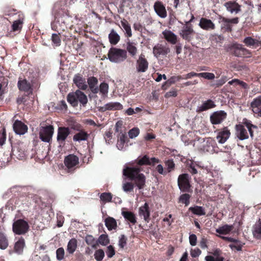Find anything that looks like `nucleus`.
<instances>
[{
    "mask_svg": "<svg viewBox=\"0 0 261 261\" xmlns=\"http://www.w3.org/2000/svg\"><path fill=\"white\" fill-rule=\"evenodd\" d=\"M193 146L203 152H208L211 154L218 152L216 143L211 138H207L206 140L199 139L194 142Z\"/></svg>",
    "mask_w": 261,
    "mask_h": 261,
    "instance_id": "f257e3e1",
    "label": "nucleus"
},
{
    "mask_svg": "<svg viewBox=\"0 0 261 261\" xmlns=\"http://www.w3.org/2000/svg\"><path fill=\"white\" fill-rule=\"evenodd\" d=\"M67 100L73 107H76L79 102L84 106L88 102L87 96L80 90L68 94Z\"/></svg>",
    "mask_w": 261,
    "mask_h": 261,
    "instance_id": "f03ea898",
    "label": "nucleus"
},
{
    "mask_svg": "<svg viewBox=\"0 0 261 261\" xmlns=\"http://www.w3.org/2000/svg\"><path fill=\"white\" fill-rule=\"evenodd\" d=\"M122 121H118L115 124V131L118 133V142L117 147L119 150L124 148L125 146L126 140L127 139L126 134L125 128L123 127Z\"/></svg>",
    "mask_w": 261,
    "mask_h": 261,
    "instance_id": "7ed1b4c3",
    "label": "nucleus"
},
{
    "mask_svg": "<svg viewBox=\"0 0 261 261\" xmlns=\"http://www.w3.org/2000/svg\"><path fill=\"white\" fill-rule=\"evenodd\" d=\"M108 58L112 62H120L126 59V51L121 49L112 47L109 51Z\"/></svg>",
    "mask_w": 261,
    "mask_h": 261,
    "instance_id": "20e7f679",
    "label": "nucleus"
},
{
    "mask_svg": "<svg viewBox=\"0 0 261 261\" xmlns=\"http://www.w3.org/2000/svg\"><path fill=\"white\" fill-rule=\"evenodd\" d=\"M142 170L141 167H132V180H134L139 189H141L145 182V177L140 172Z\"/></svg>",
    "mask_w": 261,
    "mask_h": 261,
    "instance_id": "39448f33",
    "label": "nucleus"
},
{
    "mask_svg": "<svg viewBox=\"0 0 261 261\" xmlns=\"http://www.w3.org/2000/svg\"><path fill=\"white\" fill-rule=\"evenodd\" d=\"M54 128L52 125L42 126L39 130V138L42 141L49 143L52 140Z\"/></svg>",
    "mask_w": 261,
    "mask_h": 261,
    "instance_id": "423d86ee",
    "label": "nucleus"
},
{
    "mask_svg": "<svg viewBox=\"0 0 261 261\" xmlns=\"http://www.w3.org/2000/svg\"><path fill=\"white\" fill-rule=\"evenodd\" d=\"M123 190L125 192L130 190V167L128 164L124 166L123 170Z\"/></svg>",
    "mask_w": 261,
    "mask_h": 261,
    "instance_id": "0eeeda50",
    "label": "nucleus"
},
{
    "mask_svg": "<svg viewBox=\"0 0 261 261\" xmlns=\"http://www.w3.org/2000/svg\"><path fill=\"white\" fill-rule=\"evenodd\" d=\"M170 52V48L166 44L158 43L153 48V54L156 58L166 56Z\"/></svg>",
    "mask_w": 261,
    "mask_h": 261,
    "instance_id": "6e6552de",
    "label": "nucleus"
},
{
    "mask_svg": "<svg viewBox=\"0 0 261 261\" xmlns=\"http://www.w3.org/2000/svg\"><path fill=\"white\" fill-rule=\"evenodd\" d=\"M178 186L182 192H189L191 187L190 184V176L188 174H182L178 176Z\"/></svg>",
    "mask_w": 261,
    "mask_h": 261,
    "instance_id": "1a4fd4ad",
    "label": "nucleus"
},
{
    "mask_svg": "<svg viewBox=\"0 0 261 261\" xmlns=\"http://www.w3.org/2000/svg\"><path fill=\"white\" fill-rule=\"evenodd\" d=\"M136 67L139 72H144L147 70L148 62L144 54H141L137 59Z\"/></svg>",
    "mask_w": 261,
    "mask_h": 261,
    "instance_id": "9d476101",
    "label": "nucleus"
},
{
    "mask_svg": "<svg viewBox=\"0 0 261 261\" xmlns=\"http://www.w3.org/2000/svg\"><path fill=\"white\" fill-rule=\"evenodd\" d=\"M64 164L69 172L72 171L79 164V158L76 155L70 154L65 158Z\"/></svg>",
    "mask_w": 261,
    "mask_h": 261,
    "instance_id": "9b49d317",
    "label": "nucleus"
},
{
    "mask_svg": "<svg viewBox=\"0 0 261 261\" xmlns=\"http://www.w3.org/2000/svg\"><path fill=\"white\" fill-rule=\"evenodd\" d=\"M70 134V129L68 127H59L58 128L57 141L61 145L64 144V142Z\"/></svg>",
    "mask_w": 261,
    "mask_h": 261,
    "instance_id": "f8f14e48",
    "label": "nucleus"
},
{
    "mask_svg": "<svg viewBox=\"0 0 261 261\" xmlns=\"http://www.w3.org/2000/svg\"><path fill=\"white\" fill-rule=\"evenodd\" d=\"M194 33L192 27L186 25L182 27L179 34L184 39L189 41L192 38Z\"/></svg>",
    "mask_w": 261,
    "mask_h": 261,
    "instance_id": "ddd939ff",
    "label": "nucleus"
},
{
    "mask_svg": "<svg viewBox=\"0 0 261 261\" xmlns=\"http://www.w3.org/2000/svg\"><path fill=\"white\" fill-rule=\"evenodd\" d=\"M226 117V113L223 111H217L211 116V121L213 124H217L221 123Z\"/></svg>",
    "mask_w": 261,
    "mask_h": 261,
    "instance_id": "4468645a",
    "label": "nucleus"
},
{
    "mask_svg": "<svg viewBox=\"0 0 261 261\" xmlns=\"http://www.w3.org/2000/svg\"><path fill=\"white\" fill-rule=\"evenodd\" d=\"M74 83L80 89L86 90L88 85L86 79L79 74L74 75L73 79Z\"/></svg>",
    "mask_w": 261,
    "mask_h": 261,
    "instance_id": "2eb2a0df",
    "label": "nucleus"
},
{
    "mask_svg": "<svg viewBox=\"0 0 261 261\" xmlns=\"http://www.w3.org/2000/svg\"><path fill=\"white\" fill-rule=\"evenodd\" d=\"M230 135L229 130L225 127L218 132L216 138L219 143L223 144L229 138Z\"/></svg>",
    "mask_w": 261,
    "mask_h": 261,
    "instance_id": "dca6fc26",
    "label": "nucleus"
},
{
    "mask_svg": "<svg viewBox=\"0 0 261 261\" xmlns=\"http://www.w3.org/2000/svg\"><path fill=\"white\" fill-rule=\"evenodd\" d=\"M199 26L206 31H211L215 29V25L212 20L205 18H201L200 19Z\"/></svg>",
    "mask_w": 261,
    "mask_h": 261,
    "instance_id": "f3484780",
    "label": "nucleus"
},
{
    "mask_svg": "<svg viewBox=\"0 0 261 261\" xmlns=\"http://www.w3.org/2000/svg\"><path fill=\"white\" fill-rule=\"evenodd\" d=\"M252 111L258 116H261V95L254 98L251 103Z\"/></svg>",
    "mask_w": 261,
    "mask_h": 261,
    "instance_id": "a211bd4d",
    "label": "nucleus"
},
{
    "mask_svg": "<svg viewBox=\"0 0 261 261\" xmlns=\"http://www.w3.org/2000/svg\"><path fill=\"white\" fill-rule=\"evenodd\" d=\"M13 129L18 135L24 134L28 130V127L20 121L17 120L13 124Z\"/></svg>",
    "mask_w": 261,
    "mask_h": 261,
    "instance_id": "6ab92c4d",
    "label": "nucleus"
},
{
    "mask_svg": "<svg viewBox=\"0 0 261 261\" xmlns=\"http://www.w3.org/2000/svg\"><path fill=\"white\" fill-rule=\"evenodd\" d=\"M224 6L227 10L231 13H238L241 11L240 6L236 2L230 1L225 3Z\"/></svg>",
    "mask_w": 261,
    "mask_h": 261,
    "instance_id": "aec40b11",
    "label": "nucleus"
},
{
    "mask_svg": "<svg viewBox=\"0 0 261 261\" xmlns=\"http://www.w3.org/2000/svg\"><path fill=\"white\" fill-rule=\"evenodd\" d=\"M139 216L143 218L146 222H148L149 219L150 212L149 206L147 203H145L143 206L139 208Z\"/></svg>",
    "mask_w": 261,
    "mask_h": 261,
    "instance_id": "412c9836",
    "label": "nucleus"
},
{
    "mask_svg": "<svg viewBox=\"0 0 261 261\" xmlns=\"http://www.w3.org/2000/svg\"><path fill=\"white\" fill-rule=\"evenodd\" d=\"M154 9L159 16L163 18L166 17L167 12L165 7L161 2H155L154 5Z\"/></svg>",
    "mask_w": 261,
    "mask_h": 261,
    "instance_id": "4be33fe9",
    "label": "nucleus"
},
{
    "mask_svg": "<svg viewBox=\"0 0 261 261\" xmlns=\"http://www.w3.org/2000/svg\"><path fill=\"white\" fill-rule=\"evenodd\" d=\"M87 83H88L89 88L93 93L96 94L99 92V89L97 86L98 80L96 77L94 76L89 77Z\"/></svg>",
    "mask_w": 261,
    "mask_h": 261,
    "instance_id": "5701e85b",
    "label": "nucleus"
},
{
    "mask_svg": "<svg viewBox=\"0 0 261 261\" xmlns=\"http://www.w3.org/2000/svg\"><path fill=\"white\" fill-rule=\"evenodd\" d=\"M164 38L169 42L172 44H175L177 42V36L172 32L169 30H165L162 33Z\"/></svg>",
    "mask_w": 261,
    "mask_h": 261,
    "instance_id": "b1692460",
    "label": "nucleus"
},
{
    "mask_svg": "<svg viewBox=\"0 0 261 261\" xmlns=\"http://www.w3.org/2000/svg\"><path fill=\"white\" fill-rule=\"evenodd\" d=\"M215 107V105L214 101L211 99H208L204 101L201 105L197 107L196 111L198 112H201L213 108Z\"/></svg>",
    "mask_w": 261,
    "mask_h": 261,
    "instance_id": "393cba45",
    "label": "nucleus"
},
{
    "mask_svg": "<svg viewBox=\"0 0 261 261\" xmlns=\"http://www.w3.org/2000/svg\"><path fill=\"white\" fill-rule=\"evenodd\" d=\"M236 128L237 136L240 140H243L248 138L247 132L242 125H237Z\"/></svg>",
    "mask_w": 261,
    "mask_h": 261,
    "instance_id": "a878e982",
    "label": "nucleus"
},
{
    "mask_svg": "<svg viewBox=\"0 0 261 261\" xmlns=\"http://www.w3.org/2000/svg\"><path fill=\"white\" fill-rule=\"evenodd\" d=\"M220 237L222 239H223L225 241H228L229 242H234L236 243L234 244H230L229 245V247L231 249H235L238 251H241L242 250L243 245L240 244H238L239 242L237 239H234L231 237H225V236H220Z\"/></svg>",
    "mask_w": 261,
    "mask_h": 261,
    "instance_id": "bb28decb",
    "label": "nucleus"
},
{
    "mask_svg": "<svg viewBox=\"0 0 261 261\" xmlns=\"http://www.w3.org/2000/svg\"><path fill=\"white\" fill-rule=\"evenodd\" d=\"M243 42L247 46L252 47L253 48H257L258 46H261V42L252 38L251 37H247L244 38Z\"/></svg>",
    "mask_w": 261,
    "mask_h": 261,
    "instance_id": "cd10ccee",
    "label": "nucleus"
},
{
    "mask_svg": "<svg viewBox=\"0 0 261 261\" xmlns=\"http://www.w3.org/2000/svg\"><path fill=\"white\" fill-rule=\"evenodd\" d=\"M234 54L238 57L249 56L250 52L248 49L243 47L242 45L238 44L235 47Z\"/></svg>",
    "mask_w": 261,
    "mask_h": 261,
    "instance_id": "c85d7f7f",
    "label": "nucleus"
},
{
    "mask_svg": "<svg viewBox=\"0 0 261 261\" xmlns=\"http://www.w3.org/2000/svg\"><path fill=\"white\" fill-rule=\"evenodd\" d=\"M122 109V106L120 103L118 102H110L106 104L103 107L102 109L104 111L106 110H118Z\"/></svg>",
    "mask_w": 261,
    "mask_h": 261,
    "instance_id": "c756f323",
    "label": "nucleus"
},
{
    "mask_svg": "<svg viewBox=\"0 0 261 261\" xmlns=\"http://www.w3.org/2000/svg\"><path fill=\"white\" fill-rule=\"evenodd\" d=\"M134 164L139 166L143 165H151L150 159L147 155H144L142 156H139L135 161Z\"/></svg>",
    "mask_w": 261,
    "mask_h": 261,
    "instance_id": "7c9ffc66",
    "label": "nucleus"
},
{
    "mask_svg": "<svg viewBox=\"0 0 261 261\" xmlns=\"http://www.w3.org/2000/svg\"><path fill=\"white\" fill-rule=\"evenodd\" d=\"M89 135L85 131H80L75 134L73 137L74 141L81 142L82 141H85L88 139Z\"/></svg>",
    "mask_w": 261,
    "mask_h": 261,
    "instance_id": "2f4dec72",
    "label": "nucleus"
},
{
    "mask_svg": "<svg viewBox=\"0 0 261 261\" xmlns=\"http://www.w3.org/2000/svg\"><path fill=\"white\" fill-rule=\"evenodd\" d=\"M25 246V242L23 239L20 238L15 244L14 250L15 252L18 254H21Z\"/></svg>",
    "mask_w": 261,
    "mask_h": 261,
    "instance_id": "473e14b6",
    "label": "nucleus"
},
{
    "mask_svg": "<svg viewBox=\"0 0 261 261\" xmlns=\"http://www.w3.org/2000/svg\"><path fill=\"white\" fill-rule=\"evenodd\" d=\"M28 222L23 219H18L13 224L12 228H29Z\"/></svg>",
    "mask_w": 261,
    "mask_h": 261,
    "instance_id": "72a5a7b5",
    "label": "nucleus"
},
{
    "mask_svg": "<svg viewBox=\"0 0 261 261\" xmlns=\"http://www.w3.org/2000/svg\"><path fill=\"white\" fill-rule=\"evenodd\" d=\"M18 87L19 90L28 92L31 89V85L26 80L19 81L18 82Z\"/></svg>",
    "mask_w": 261,
    "mask_h": 261,
    "instance_id": "f704fd0d",
    "label": "nucleus"
},
{
    "mask_svg": "<svg viewBox=\"0 0 261 261\" xmlns=\"http://www.w3.org/2000/svg\"><path fill=\"white\" fill-rule=\"evenodd\" d=\"M109 39L111 44L115 45L120 40V36L114 30H112L109 35Z\"/></svg>",
    "mask_w": 261,
    "mask_h": 261,
    "instance_id": "c9c22d12",
    "label": "nucleus"
},
{
    "mask_svg": "<svg viewBox=\"0 0 261 261\" xmlns=\"http://www.w3.org/2000/svg\"><path fill=\"white\" fill-rule=\"evenodd\" d=\"M189 210L191 211L193 214L198 216H203L205 214L204 208L202 206H194L193 207H190Z\"/></svg>",
    "mask_w": 261,
    "mask_h": 261,
    "instance_id": "e433bc0d",
    "label": "nucleus"
},
{
    "mask_svg": "<svg viewBox=\"0 0 261 261\" xmlns=\"http://www.w3.org/2000/svg\"><path fill=\"white\" fill-rule=\"evenodd\" d=\"M77 248V241L72 239L68 243L67 251L69 254H73Z\"/></svg>",
    "mask_w": 261,
    "mask_h": 261,
    "instance_id": "4c0bfd02",
    "label": "nucleus"
},
{
    "mask_svg": "<svg viewBox=\"0 0 261 261\" xmlns=\"http://www.w3.org/2000/svg\"><path fill=\"white\" fill-rule=\"evenodd\" d=\"M8 246V241L4 233L0 231V249L4 250Z\"/></svg>",
    "mask_w": 261,
    "mask_h": 261,
    "instance_id": "58836bf2",
    "label": "nucleus"
},
{
    "mask_svg": "<svg viewBox=\"0 0 261 261\" xmlns=\"http://www.w3.org/2000/svg\"><path fill=\"white\" fill-rule=\"evenodd\" d=\"M98 89L99 93L102 96L105 97L107 95L109 90V85L107 83L105 82L101 83Z\"/></svg>",
    "mask_w": 261,
    "mask_h": 261,
    "instance_id": "ea45409f",
    "label": "nucleus"
},
{
    "mask_svg": "<svg viewBox=\"0 0 261 261\" xmlns=\"http://www.w3.org/2000/svg\"><path fill=\"white\" fill-rule=\"evenodd\" d=\"M85 241L86 243L90 245L93 248L96 249L98 246V242L95 240L93 236L88 235L86 237Z\"/></svg>",
    "mask_w": 261,
    "mask_h": 261,
    "instance_id": "a19ab883",
    "label": "nucleus"
},
{
    "mask_svg": "<svg viewBox=\"0 0 261 261\" xmlns=\"http://www.w3.org/2000/svg\"><path fill=\"white\" fill-rule=\"evenodd\" d=\"M105 222L107 228H115L117 227L116 221L112 217L106 218Z\"/></svg>",
    "mask_w": 261,
    "mask_h": 261,
    "instance_id": "79ce46f5",
    "label": "nucleus"
},
{
    "mask_svg": "<svg viewBox=\"0 0 261 261\" xmlns=\"http://www.w3.org/2000/svg\"><path fill=\"white\" fill-rule=\"evenodd\" d=\"M219 22L221 24V28L225 30H231V24L229 23L228 19L224 17L220 18Z\"/></svg>",
    "mask_w": 261,
    "mask_h": 261,
    "instance_id": "37998d69",
    "label": "nucleus"
},
{
    "mask_svg": "<svg viewBox=\"0 0 261 261\" xmlns=\"http://www.w3.org/2000/svg\"><path fill=\"white\" fill-rule=\"evenodd\" d=\"M243 123L248 128V130L250 133V135L251 137L253 136V130L252 129L253 128H256L257 127L251 124L250 121L248 120V119L245 118L243 120Z\"/></svg>",
    "mask_w": 261,
    "mask_h": 261,
    "instance_id": "c03bdc74",
    "label": "nucleus"
},
{
    "mask_svg": "<svg viewBox=\"0 0 261 261\" xmlns=\"http://www.w3.org/2000/svg\"><path fill=\"white\" fill-rule=\"evenodd\" d=\"M121 26L122 29L125 31L128 37L130 36V27L129 24L127 21L125 19H123L121 21Z\"/></svg>",
    "mask_w": 261,
    "mask_h": 261,
    "instance_id": "a18cd8bd",
    "label": "nucleus"
},
{
    "mask_svg": "<svg viewBox=\"0 0 261 261\" xmlns=\"http://www.w3.org/2000/svg\"><path fill=\"white\" fill-rule=\"evenodd\" d=\"M228 84L234 86L240 85L244 89H247L248 88V85L246 83L238 79H233L229 81L228 82Z\"/></svg>",
    "mask_w": 261,
    "mask_h": 261,
    "instance_id": "49530a36",
    "label": "nucleus"
},
{
    "mask_svg": "<svg viewBox=\"0 0 261 261\" xmlns=\"http://www.w3.org/2000/svg\"><path fill=\"white\" fill-rule=\"evenodd\" d=\"M190 196L188 194H184L181 195L179 198V201L182 203L185 204L186 206L188 205L190 203Z\"/></svg>",
    "mask_w": 261,
    "mask_h": 261,
    "instance_id": "de8ad7c7",
    "label": "nucleus"
},
{
    "mask_svg": "<svg viewBox=\"0 0 261 261\" xmlns=\"http://www.w3.org/2000/svg\"><path fill=\"white\" fill-rule=\"evenodd\" d=\"M97 242L103 246L107 245L109 243L108 237L106 234H101L99 236Z\"/></svg>",
    "mask_w": 261,
    "mask_h": 261,
    "instance_id": "09e8293b",
    "label": "nucleus"
},
{
    "mask_svg": "<svg viewBox=\"0 0 261 261\" xmlns=\"http://www.w3.org/2000/svg\"><path fill=\"white\" fill-rule=\"evenodd\" d=\"M105 256V252L102 249L96 250L94 253V257L97 261H101Z\"/></svg>",
    "mask_w": 261,
    "mask_h": 261,
    "instance_id": "8fccbe9b",
    "label": "nucleus"
},
{
    "mask_svg": "<svg viewBox=\"0 0 261 261\" xmlns=\"http://www.w3.org/2000/svg\"><path fill=\"white\" fill-rule=\"evenodd\" d=\"M101 200L105 202H108L111 201L112 198V196L110 193H103L100 196Z\"/></svg>",
    "mask_w": 261,
    "mask_h": 261,
    "instance_id": "3c124183",
    "label": "nucleus"
},
{
    "mask_svg": "<svg viewBox=\"0 0 261 261\" xmlns=\"http://www.w3.org/2000/svg\"><path fill=\"white\" fill-rule=\"evenodd\" d=\"M199 77H202L205 79L213 80L215 78V75L210 72H201L198 73Z\"/></svg>",
    "mask_w": 261,
    "mask_h": 261,
    "instance_id": "603ef678",
    "label": "nucleus"
},
{
    "mask_svg": "<svg viewBox=\"0 0 261 261\" xmlns=\"http://www.w3.org/2000/svg\"><path fill=\"white\" fill-rule=\"evenodd\" d=\"M64 249L63 248H59L56 251L57 258L58 260H62L64 257Z\"/></svg>",
    "mask_w": 261,
    "mask_h": 261,
    "instance_id": "864d4df0",
    "label": "nucleus"
},
{
    "mask_svg": "<svg viewBox=\"0 0 261 261\" xmlns=\"http://www.w3.org/2000/svg\"><path fill=\"white\" fill-rule=\"evenodd\" d=\"M168 172H170L175 167V164L172 160H169L165 162Z\"/></svg>",
    "mask_w": 261,
    "mask_h": 261,
    "instance_id": "5fc2aeb1",
    "label": "nucleus"
},
{
    "mask_svg": "<svg viewBox=\"0 0 261 261\" xmlns=\"http://www.w3.org/2000/svg\"><path fill=\"white\" fill-rule=\"evenodd\" d=\"M22 21L20 20H17L14 21L12 24V29L14 31H17L21 28Z\"/></svg>",
    "mask_w": 261,
    "mask_h": 261,
    "instance_id": "6e6d98bb",
    "label": "nucleus"
},
{
    "mask_svg": "<svg viewBox=\"0 0 261 261\" xmlns=\"http://www.w3.org/2000/svg\"><path fill=\"white\" fill-rule=\"evenodd\" d=\"M53 42L56 45L59 46L61 44V39L59 35L53 34L51 37Z\"/></svg>",
    "mask_w": 261,
    "mask_h": 261,
    "instance_id": "4d7b16f0",
    "label": "nucleus"
},
{
    "mask_svg": "<svg viewBox=\"0 0 261 261\" xmlns=\"http://www.w3.org/2000/svg\"><path fill=\"white\" fill-rule=\"evenodd\" d=\"M206 261H224V257H215L212 255H207L205 257Z\"/></svg>",
    "mask_w": 261,
    "mask_h": 261,
    "instance_id": "13d9d810",
    "label": "nucleus"
},
{
    "mask_svg": "<svg viewBox=\"0 0 261 261\" xmlns=\"http://www.w3.org/2000/svg\"><path fill=\"white\" fill-rule=\"evenodd\" d=\"M115 253V250L113 246L111 245L109 246L106 251L108 257L111 258L114 255Z\"/></svg>",
    "mask_w": 261,
    "mask_h": 261,
    "instance_id": "bf43d9fd",
    "label": "nucleus"
},
{
    "mask_svg": "<svg viewBox=\"0 0 261 261\" xmlns=\"http://www.w3.org/2000/svg\"><path fill=\"white\" fill-rule=\"evenodd\" d=\"M181 80H182L181 75L173 76H172L171 78H170L168 80V82L170 84H174V83H176L177 82Z\"/></svg>",
    "mask_w": 261,
    "mask_h": 261,
    "instance_id": "052dcab7",
    "label": "nucleus"
},
{
    "mask_svg": "<svg viewBox=\"0 0 261 261\" xmlns=\"http://www.w3.org/2000/svg\"><path fill=\"white\" fill-rule=\"evenodd\" d=\"M122 215L126 220L130 221V212L126 211L125 208H122Z\"/></svg>",
    "mask_w": 261,
    "mask_h": 261,
    "instance_id": "680f3d73",
    "label": "nucleus"
},
{
    "mask_svg": "<svg viewBox=\"0 0 261 261\" xmlns=\"http://www.w3.org/2000/svg\"><path fill=\"white\" fill-rule=\"evenodd\" d=\"M194 76H198V73H195L194 72H190L188 74L182 75V80H187L188 79H191Z\"/></svg>",
    "mask_w": 261,
    "mask_h": 261,
    "instance_id": "e2e57ef3",
    "label": "nucleus"
},
{
    "mask_svg": "<svg viewBox=\"0 0 261 261\" xmlns=\"http://www.w3.org/2000/svg\"><path fill=\"white\" fill-rule=\"evenodd\" d=\"M201 253V251L198 248L192 249L191 251V255L193 257H198Z\"/></svg>",
    "mask_w": 261,
    "mask_h": 261,
    "instance_id": "0e129e2a",
    "label": "nucleus"
},
{
    "mask_svg": "<svg viewBox=\"0 0 261 261\" xmlns=\"http://www.w3.org/2000/svg\"><path fill=\"white\" fill-rule=\"evenodd\" d=\"M190 243L192 246H195L197 243V237L195 234H192L189 237Z\"/></svg>",
    "mask_w": 261,
    "mask_h": 261,
    "instance_id": "69168bd1",
    "label": "nucleus"
},
{
    "mask_svg": "<svg viewBox=\"0 0 261 261\" xmlns=\"http://www.w3.org/2000/svg\"><path fill=\"white\" fill-rule=\"evenodd\" d=\"M156 170L160 174L165 175L166 174V172L164 171V167L161 164H159L156 167Z\"/></svg>",
    "mask_w": 261,
    "mask_h": 261,
    "instance_id": "338daca9",
    "label": "nucleus"
},
{
    "mask_svg": "<svg viewBox=\"0 0 261 261\" xmlns=\"http://www.w3.org/2000/svg\"><path fill=\"white\" fill-rule=\"evenodd\" d=\"M252 233L256 238L258 239H261V229H254Z\"/></svg>",
    "mask_w": 261,
    "mask_h": 261,
    "instance_id": "774afa93",
    "label": "nucleus"
}]
</instances>
